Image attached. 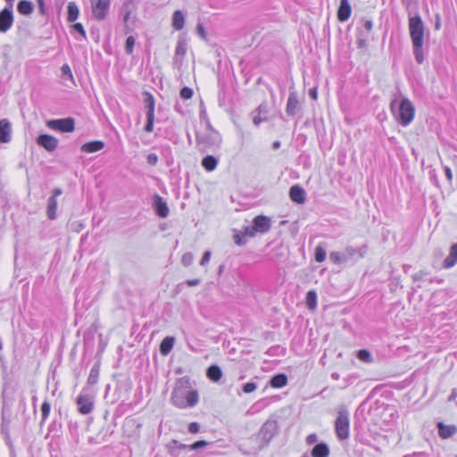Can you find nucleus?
Masks as SVG:
<instances>
[{
  "instance_id": "28",
  "label": "nucleus",
  "mask_w": 457,
  "mask_h": 457,
  "mask_svg": "<svg viewBox=\"0 0 457 457\" xmlns=\"http://www.w3.org/2000/svg\"><path fill=\"white\" fill-rule=\"evenodd\" d=\"M17 10L21 14L29 15L33 12V3L28 0H21L18 3Z\"/></svg>"
},
{
  "instance_id": "16",
  "label": "nucleus",
  "mask_w": 457,
  "mask_h": 457,
  "mask_svg": "<svg viewBox=\"0 0 457 457\" xmlns=\"http://www.w3.org/2000/svg\"><path fill=\"white\" fill-rule=\"evenodd\" d=\"M299 110V102L297 98V94L295 91H292L289 94L286 112L289 116H295Z\"/></svg>"
},
{
  "instance_id": "25",
  "label": "nucleus",
  "mask_w": 457,
  "mask_h": 457,
  "mask_svg": "<svg viewBox=\"0 0 457 457\" xmlns=\"http://www.w3.org/2000/svg\"><path fill=\"white\" fill-rule=\"evenodd\" d=\"M457 263V243L453 245L450 249L449 255L444 261V267L452 268Z\"/></svg>"
},
{
  "instance_id": "39",
  "label": "nucleus",
  "mask_w": 457,
  "mask_h": 457,
  "mask_svg": "<svg viewBox=\"0 0 457 457\" xmlns=\"http://www.w3.org/2000/svg\"><path fill=\"white\" fill-rule=\"evenodd\" d=\"M357 357L365 362H370L372 361L371 354L368 350H360L357 353Z\"/></svg>"
},
{
  "instance_id": "18",
  "label": "nucleus",
  "mask_w": 457,
  "mask_h": 457,
  "mask_svg": "<svg viewBox=\"0 0 457 457\" xmlns=\"http://www.w3.org/2000/svg\"><path fill=\"white\" fill-rule=\"evenodd\" d=\"M352 13V7L348 0H341L337 10L338 21L344 22L346 21Z\"/></svg>"
},
{
  "instance_id": "4",
  "label": "nucleus",
  "mask_w": 457,
  "mask_h": 457,
  "mask_svg": "<svg viewBox=\"0 0 457 457\" xmlns=\"http://www.w3.org/2000/svg\"><path fill=\"white\" fill-rule=\"evenodd\" d=\"M349 412L345 408L341 407L335 421V431L339 440H345L349 437Z\"/></svg>"
},
{
  "instance_id": "48",
  "label": "nucleus",
  "mask_w": 457,
  "mask_h": 457,
  "mask_svg": "<svg viewBox=\"0 0 457 457\" xmlns=\"http://www.w3.org/2000/svg\"><path fill=\"white\" fill-rule=\"evenodd\" d=\"M73 29L79 33L84 38H86V31L81 23H75L73 26Z\"/></svg>"
},
{
  "instance_id": "56",
  "label": "nucleus",
  "mask_w": 457,
  "mask_h": 457,
  "mask_svg": "<svg viewBox=\"0 0 457 457\" xmlns=\"http://www.w3.org/2000/svg\"><path fill=\"white\" fill-rule=\"evenodd\" d=\"M37 5H38L39 12L41 14H45L46 13V7H45L44 0H37Z\"/></svg>"
},
{
  "instance_id": "51",
  "label": "nucleus",
  "mask_w": 457,
  "mask_h": 457,
  "mask_svg": "<svg viewBox=\"0 0 457 457\" xmlns=\"http://www.w3.org/2000/svg\"><path fill=\"white\" fill-rule=\"evenodd\" d=\"M211 254L212 253L210 251L204 252V253L200 261V265H202V266L205 265L210 261Z\"/></svg>"
},
{
  "instance_id": "21",
  "label": "nucleus",
  "mask_w": 457,
  "mask_h": 457,
  "mask_svg": "<svg viewBox=\"0 0 457 457\" xmlns=\"http://www.w3.org/2000/svg\"><path fill=\"white\" fill-rule=\"evenodd\" d=\"M437 428L439 436L445 439L453 436L457 431L454 425H445L443 422H438Z\"/></svg>"
},
{
  "instance_id": "61",
  "label": "nucleus",
  "mask_w": 457,
  "mask_h": 457,
  "mask_svg": "<svg viewBox=\"0 0 457 457\" xmlns=\"http://www.w3.org/2000/svg\"><path fill=\"white\" fill-rule=\"evenodd\" d=\"M441 27V19H440V15L439 14H436V23H435V29L436 30H438Z\"/></svg>"
},
{
  "instance_id": "9",
  "label": "nucleus",
  "mask_w": 457,
  "mask_h": 457,
  "mask_svg": "<svg viewBox=\"0 0 457 457\" xmlns=\"http://www.w3.org/2000/svg\"><path fill=\"white\" fill-rule=\"evenodd\" d=\"M275 421H266L261 428L257 438L261 440V447L266 446L276 434Z\"/></svg>"
},
{
  "instance_id": "43",
  "label": "nucleus",
  "mask_w": 457,
  "mask_h": 457,
  "mask_svg": "<svg viewBox=\"0 0 457 457\" xmlns=\"http://www.w3.org/2000/svg\"><path fill=\"white\" fill-rule=\"evenodd\" d=\"M180 97L185 99V100H187V99H190L193 96V90L187 87H183L181 90H180Z\"/></svg>"
},
{
  "instance_id": "22",
  "label": "nucleus",
  "mask_w": 457,
  "mask_h": 457,
  "mask_svg": "<svg viewBox=\"0 0 457 457\" xmlns=\"http://www.w3.org/2000/svg\"><path fill=\"white\" fill-rule=\"evenodd\" d=\"M154 208H155V211H156L157 214L160 217L165 218V217L168 216V214H169V208L167 206V204L159 195H155L154 196Z\"/></svg>"
},
{
  "instance_id": "52",
  "label": "nucleus",
  "mask_w": 457,
  "mask_h": 457,
  "mask_svg": "<svg viewBox=\"0 0 457 457\" xmlns=\"http://www.w3.org/2000/svg\"><path fill=\"white\" fill-rule=\"evenodd\" d=\"M318 441V436L316 434H311L306 437V444L311 445L315 444Z\"/></svg>"
},
{
  "instance_id": "2",
  "label": "nucleus",
  "mask_w": 457,
  "mask_h": 457,
  "mask_svg": "<svg viewBox=\"0 0 457 457\" xmlns=\"http://www.w3.org/2000/svg\"><path fill=\"white\" fill-rule=\"evenodd\" d=\"M396 100L392 101L391 110L396 119V120L403 127L408 126L414 119L415 108L412 103L404 98L401 101L398 109L395 110Z\"/></svg>"
},
{
  "instance_id": "64",
  "label": "nucleus",
  "mask_w": 457,
  "mask_h": 457,
  "mask_svg": "<svg viewBox=\"0 0 457 457\" xmlns=\"http://www.w3.org/2000/svg\"><path fill=\"white\" fill-rule=\"evenodd\" d=\"M236 243H237V245H242V244H243V243H242V241H241V239H240V237H239L238 236H237V237H236Z\"/></svg>"
},
{
  "instance_id": "20",
  "label": "nucleus",
  "mask_w": 457,
  "mask_h": 457,
  "mask_svg": "<svg viewBox=\"0 0 457 457\" xmlns=\"http://www.w3.org/2000/svg\"><path fill=\"white\" fill-rule=\"evenodd\" d=\"M11 123L7 119L0 120V142L8 143L11 140Z\"/></svg>"
},
{
  "instance_id": "59",
  "label": "nucleus",
  "mask_w": 457,
  "mask_h": 457,
  "mask_svg": "<svg viewBox=\"0 0 457 457\" xmlns=\"http://www.w3.org/2000/svg\"><path fill=\"white\" fill-rule=\"evenodd\" d=\"M262 120H266V118H262L261 114L254 116L253 119V122L254 125L258 126Z\"/></svg>"
},
{
  "instance_id": "3",
  "label": "nucleus",
  "mask_w": 457,
  "mask_h": 457,
  "mask_svg": "<svg viewBox=\"0 0 457 457\" xmlns=\"http://www.w3.org/2000/svg\"><path fill=\"white\" fill-rule=\"evenodd\" d=\"M220 140V134L212 129L210 123L206 124L204 132L196 133V143L203 149L217 146Z\"/></svg>"
},
{
  "instance_id": "37",
  "label": "nucleus",
  "mask_w": 457,
  "mask_h": 457,
  "mask_svg": "<svg viewBox=\"0 0 457 457\" xmlns=\"http://www.w3.org/2000/svg\"><path fill=\"white\" fill-rule=\"evenodd\" d=\"M326 250L321 245H317L315 247V261L317 262H322L326 259Z\"/></svg>"
},
{
  "instance_id": "33",
  "label": "nucleus",
  "mask_w": 457,
  "mask_h": 457,
  "mask_svg": "<svg viewBox=\"0 0 457 457\" xmlns=\"http://www.w3.org/2000/svg\"><path fill=\"white\" fill-rule=\"evenodd\" d=\"M68 21L72 22L75 21L79 14V10L77 4L74 2H70L68 4Z\"/></svg>"
},
{
  "instance_id": "45",
  "label": "nucleus",
  "mask_w": 457,
  "mask_h": 457,
  "mask_svg": "<svg viewBox=\"0 0 457 457\" xmlns=\"http://www.w3.org/2000/svg\"><path fill=\"white\" fill-rule=\"evenodd\" d=\"M147 121L145 126V130L148 133L152 132L154 130V116H146Z\"/></svg>"
},
{
  "instance_id": "63",
  "label": "nucleus",
  "mask_w": 457,
  "mask_h": 457,
  "mask_svg": "<svg viewBox=\"0 0 457 457\" xmlns=\"http://www.w3.org/2000/svg\"><path fill=\"white\" fill-rule=\"evenodd\" d=\"M280 147V141H275L273 144H272V148L273 149H278Z\"/></svg>"
},
{
  "instance_id": "23",
  "label": "nucleus",
  "mask_w": 457,
  "mask_h": 457,
  "mask_svg": "<svg viewBox=\"0 0 457 457\" xmlns=\"http://www.w3.org/2000/svg\"><path fill=\"white\" fill-rule=\"evenodd\" d=\"M104 147V143L101 140L91 141L85 143L81 146V151L84 153L91 154L102 150Z\"/></svg>"
},
{
  "instance_id": "31",
  "label": "nucleus",
  "mask_w": 457,
  "mask_h": 457,
  "mask_svg": "<svg viewBox=\"0 0 457 457\" xmlns=\"http://www.w3.org/2000/svg\"><path fill=\"white\" fill-rule=\"evenodd\" d=\"M221 376H222V371L219 366L212 365L208 368L207 377L211 380H212L214 382H218L221 378Z\"/></svg>"
},
{
  "instance_id": "54",
  "label": "nucleus",
  "mask_w": 457,
  "mask_h": 457,
  "mask_svg": "<svg viewBox=\"0 0 457 457\" xmlns=\"http://www.w3.org/2000/svg\"><path fill=\"white\" fill-rule=\"evenodd\" d=\"M257 112L259 114H266L268 112V107L266 104H262L257 108Z\"/></svg>"
},
{
  "instance_id": "41",
  "label": "nucleus",
  "mask_w": 457,
  "mask_h": 457,
  "mask_svg": "<svg viewBox=\"0 0 457 457\" xmlns=\"http://www.w3.org/2000/svg\"><path fill=\"white\" fill-rule=\"evenodd\" d=\"M50 408V403L45 401L41 406L42 421H45L48 418Z\"/></svg>"
},
{
  "instance_id": "42",
  "label": "nucleus",
  "mask_w": 457,
  "mask_h": 457,
  "mask_svg": "<svg viewBox=\"0 0 457 457\" xmlns=\"http://www.w3.org/2000/svg\"><path fill=\"white\" fill-rule=\"evenodd\" d=\"M194 262V255L192 253H186L185 254H183L182 258H181V262L183 263V265L188 267L190 266Z\"/></svg>"
},
{
  "instance_id": "11",
  "label": "nucleus",
  "mask_w": 457,
  "mask_h": 457,
  "mask_svg": "<svg viewBox=\"0 0 457 457\" xmlns=\"http://www.w3.org/2000/svg\"><path fill=\"white\" fill-rule=\"evenodd\" d=\"M110 0H97L95 4L92 3V12L95 19L97 21L105 19L110 8Z\"/></svg>"
},
{
  "instance_id": "7",
  "label": "nucleus",
  "mask_w": 457,
  "mask_h": 457,
  "mask_svg": "<svg viewBox=\"0 0 457 457\" xmlns=\"http://www.w3.org/2000/svg\"><path fill=\"white\" fill-rule=\"evenodd\" d=\"M78 411L80 414L87 415L92 412L95 406V398L84 388L76 399Z\"/></svg>"
},
{
  "instance_id": "24",
  "label": "nucleus",
  "mask_w": 457,
  "mask_h": 457,
  "mask_svg": "<svg viewBox=\"0 0 457 457\" xmlns=\"http://www.w3.org/2000/svg\"><path fill=\"white\" fill-rule=\"evenodd\" d=\"M171 25L175 30H181L184 28L185 15L180 10L173 12Z\"/></svg>"
},
{
  "instance_id": "57",
  "label": "nucleus",
  "mask_w": 457,
  "mask_h": 457,
  "mask_svg": "<svg viewBox=\"0 0 457 457\" xmlns=\"http://www.w3.org/2000/svg\"><path fill=\"white\" fill-rule=\"evenodd\" d=\"M363 27H364V29H365L367 31H369V32H370V31L372 29V28H373V22H372V21H370V20H367V21H364V23H363Z\"/></svg>"
},
{
  "instance_id": "46",
  "label": "nucleus",
  "mask_w": 457,
  "mask_h": 457,
  "mask_svg": "<svg viewBox=\"0 0 457 457\" xmlns=\"http://www.w3.org/2000/svg\"><path fill=\"white\" fill-rule=\"evenodd\" d=\"M256 388H257V385L255 383L248 382L244 385L243 391L245 394H250V393L253 392Z\"/></svg>"
},
{
  "instance_id": "50",
  "label": "nucleus",
  "mask_w": 457,
  "mask_h": 457,
  "mask_svg": "<svg viewBox=\"0 0 457 457\" xmlns=\"http://www.w3.org/2000/svg\"><path fill=\"white\" fill-rule=\"evenodd\" d=\"M146 160L150 165H155L158 162V156L155 154H149Z\"/></svg>"
},
{
  "instance_id": "6",
  "label": "nucleus",
  "mask_w": 457,
  "mask_h": 457,
  "mask_svg": "<svg viewBox=\"0 0 457 457\" xmlns=\"http://www.w3.org/2000/svg\"><path fill=\"white\" fill-rule=\"evenodd\" d=\"M137 6L135 0H125L121 6V14L125 27V33L128 34L133 30L134 18L131 19V14L136 12Z\"/></svg>"
},
{
  "instance_id": "44",
  "label": "nucleus",
  "mask_w": 457,
  "mask_h": 457,
  "mask_svg": "<svg viewBox=\"0 0 457 457\" xmlns=\"http://www.w3.org/2000/svg\"><path fill=\"white\" fill-rule=\"evenodd\" d=\"M208 444L209 443L207 441L200 440V441H196L194 444L190 445L188 446V448L190 450H198V449L205 447L206 445H208Z\"/></svg>"
},
{
  "instance_id": "36",
  "label": "nucleus",
  "mask_w": 457,
  "mask_h": 457,
  "mask_svg": "<svg viewBox=\"0 0 457 457\" xmlns=\"http://www.w3.org/2000/svg\"><path fill=\"white\" fill-rule=\"evenodd\" d=\"M306 304L310 310H314L317 303V295L314 290H311L306 295Z\"/></svg>"
},
{
  "instance_id": "49",
  "label": "nucleus",
  "mask_w": 457,
  "mask_h": 457,
  "mask_svg": "<svg viewBox=\"0 0 457 457\" xmlns=\"http://www.w3.org/2000/svg\"><path fill=\"white\" fill-rule=\"evenodd\" d=\"M200 425L197 422H191L188 425V431L192 434H195L199 431Z\"/></svg>"
},
{
  "instance_id": "34",
  "label": "nucleus",
  "mask_w": 457,
  "mask_h": 457,
  "mask_svg": "<svg viewBox=\"0 0 457 457\" xmlns=\"http://www.w3.org/2000/svg\"><path fill=\"white\" fill-rule=\"evenodd\" d=\"M423 44V42L412 44L415 59L419 63H422L424 61Z\"/></svg>"
},
{
  "instance_id": "27",
  "label": "nucleus",
  "mask_w": 457,
  "mask_h": 457,
  "mask_svg": "<svg viewBox=\"0 0 457 457\" xmlns=\"http://www.w3.org/2000/svg\"><path fill=\"white\" fill-rule=\"evenodd\" d=\"M175 338L173 337H166L160 345V353L162 355H168L173 348Z\"/></svg>"
},
{
  "instance_id": "38",
  "label": "nucleus",
  "mask_w": 457,
  "mask_h": 457,
  "mask_svg": "<svg viewBox=\"0 0 457 457\" xmlns=\"http://www.w3.org/2000/svg\"><path fill=\"white\" fill-rule=\"evenodd\" d=\"M61 71H62V79H70L72 83H74L73 75H72L71 70L68 64H63L61 68Z\"/></svg>"
},
{
  "instance_id": "32",
  "label": "nucleus",
  "mask_w": 457,
  "mask_h": 457,
  "mask_svg": "<svg viewBox=\"0 0 457 457\" xmlns=\"http://www.w3.org/2000/svg\"><path fill=\"white\" fill-rule=\"evenodd\" d=\"M217 164L218 161L212 155H207L202 161V165L207 171L214 170L217 167Z\"/></svg>"
},
{
  "instance_id": "17",
  "label": "nucleus",
  "mask_w": 457,
  "mask_h": 457,
  "mask_svg": "<svg viewBox=\"0 0 457 457\" xmlns=\"http://www.w3.org/2000/svg\"><path fill=\"white\" fill-rule=\"evenodd\" d=\"M290 199L296 204H303L306 199V194L303 187L295 185L289 189Z\"/></svg>"
},
{
  "instance_id": "26",
  "label": "nucleus",
  "mask_w": 457,
  "mask_h": 457,
  "mask_svg": "<svg viewBox=\"0 0 457 457\" xmlns=\"http://www.w3.org/2000/svg\"><path fill=\"white\" fill-rule=\"evenodd\" d=\"M311 454L312 457H328L329 448L327 444L320 443L312 448Z\"/></svg>"
},
{
  "instance_id": "62",
  "label": "nucleus",
  "mask_w": 457,
  "mask_h": 457,
  "mask_svg": "<svg viewBox=\"0 0 457 457\" xmlns=\"http://www.w3.org/2000/svg\"><path fill=\"white\" fill-rule=\"evenodd\" d=\"M309 95L313 99V100H316L317 99V89L315 87L310 89L309 91Z\"/></svg>"
},
{
  "instance_id": "15",
  "label": "nucleus",
  "mask_w": 457,
  "mask_h": 457,
  "mask_svg": "<svg viewBox=\"0 0 457 457\" xmlns=\"http://www.w3.org/2000/svg\"><path fill=\"white\" fill-rule=\"evenodd\" d=\"M253 229L256 232L261 233L268 232L271 227L270 219L263 215L256 216L253 219Z\"/></svg>"
},
{
  "instance_id": "10",
  "label": "nucleus",
  "mask_w": 457,
  "mask_h": 457,
  "mask_svg": "<svg viewBox=\"0 0 457 457\" xmlns=\"http://www.w3.org/2000/svg\"><path fill=\"white\" fill-rule=\"evenodd\" d=\"M357 251L353 247H347L343 252H331L329 253V259L335 264H340L346 262L351 260Z\"/></svg>"
},
{
  "instance_id": "12",
  "label": "nucleus",
  "mask_w": 457,
  "mask_h": 457,
  "mask_svg": "<svg viewBox=\"0 0 457 457\" xmlns=\"http://www.w3.org/2000/svg\"><path fill=\"white\" fill-rule=\"evenodd\" d=\"M62 191L61 188H54L53 195L49 197L46 206V215L48 219L54 220L56 218L57 196L61 195Z\"/></svg>"
},
{
  "instance_id": "1",
  "label": "nucleus",
  "mask_w": 457,
  "mask_h": 457,
  "mask_svg": "<svg viewBox=\"0 0 457 457\" xmlns=\"http://www.w3.org/2000/svg\"><path fill=\"white\" fill-rule=\"evenodd\" d=\"M198 393L190 388L188 380L180 378L177 381L171 395L172 403L180 409L193 407L198 403Z\"/></svg>"
},
{
  "instance_id": "5",
  "label": "nucleus",
  "mask_w": 457,
  "mask_h": 457,
  "mask_svg": "<svg viewBox=\"0 0 457 457\" xmlns=\"http://www.w3.org/2000/svg\"><path fill=\"white\" fill-rule=\"evenodd\" d=\"M425 26L420 15H409V31L412 44L424 43Z\"/></svg>"
},
{
  "instance_id": "19",
  "label": "nucleus",
  "mask_w": 457,
  "mask_h": 457,
  "mask_svg": "<svg viewBox=\"0 0 457 457\" xmlns=\"http://www.w3.org/2000/svg\"><path fill=\"white\" fill-rule=\"evenodd\" d=\"M187 50V43L185 37H179L175 49L174 62H181Z\"/></svg>"
},
{
  "instance_id": "35",
  "label": "nucleus",
  "mask_w": 457,
  "mask_h": 457,
  "mask_svg": "<svg viewBox=\"0 0 457 457\" xmlns=\"http://www.w3.org/2000/svg\"><path fill=\"white\" fill-rule=\"evenodd\" d=\"M99 378V364L96 363L90 370L89 376L87 378L88 385H96Z\"/></svg>"
},
{
  "instance_id": "58",
  "label": "nucleus",
  "mask_w": 457,
  "mask_h": 457,
  "mask_svg": "<svg viewBox=\"0 0 457 457\" xmlns=\"http://www.w3.org/2000/svg\"><path fill=\"white\" fill-rule=\"evenodd\" d=\"M199 283H200V279H198V278L188 279V280L186 281V284L188 287H195V286L199 285Z\"/></svg>"
},
{
  "instance_id": "8",
  "label": "nucleus",
  "mask_w": 457,
  "mask_h": 457,
  "mask_svg": "<svg viewBox=\"0 0 457 457\" xmlns=\"http://www.w3.org/2000/svg\"><path fill=\"white\" fill-rule=\"evenodd\" d=\"M46 126L53 130L72 132L75 129V120L73 118L50 120L46 121Z\"/></svg>"
},
{
  "instance_id": "47",
  "label": "nucleus",
  "mask_w": 457,
  "mask_h": 457,
  "mask_svg": "<svg viewBox=\"0 0 457 457\" xmlns=\"http://www.w3.org/2000/svg\"><path fill=\"white\" fill-rule=\"evenodd\" d=\"M196 32L203 39H206L207 34L203 24L198 23L196 25Z\"/></svg>"
},
{
  "instance_id": "29",
  "label": "nucleus",
  "mask_w": 457,
  "mask_h": 457,
  "mask_svg": "<svg viewBox=\"0 0 457 457\" xmlns=\"http://www.w3.org/2000/svg\"><path fill=\"white\" fill-rule=\"evenodd\" d=\"M145 106L146 109V116H154L155 101L152 94L145 93Z\"/></svg>"
},
{
  "instance_id": "53",
  "label": "nucleus",
  "mask_w": 457,
  "mask_h": 457,
  "mask_svg": "<svg viewBox=\"0 0 457 457\" xmlns=\"http://www.w3.org/2000/svg\"><path fill=\"white\" fill-rule=\"evenodd\" d=\"M71 228L74 231L79 232L84 228V225L79 221H75L71 223Z\"/></svg>"
},
{
  "instance_id": "14",
  "label": "nucleus",
  "mask_w": 457,
  "mask_h": 457,
  "mask_svg": "<svg viewBox=\"0 0 457 457\" xmlns=\"http://www.w3.org/2000/svg\"><path fill=\"white\" fill-rule=\"evenodd\" d=\"M13 15L12 7L4 8L0 12V31L6 32L12 25Z\"/></svg>"
},
{
  "instance_id": "40",
  "label": "nucleus",
  "mask_w": 457,
  "mask_h": 457,
  "mask_svg": "<svg viewBox=\"0 0 457 457\" xmlns=\"http://www.w3.org/2000/svg\"><path fill=\"white\" fill-rule=\"evenodd\" d=\"M134 46H135L134 37H132V36L128 37L126 39V44H125V50H126L127 54H132Z\"/></svg>"
},
{
  "instance_id": "55",
  "label": "nucleus",
  "mask_w": 457,
  "mask_h": 457,
  "mask_svg": "<svg viewBox=\"0 0 457 457\" xmlns=\"http://www.w3.org/2000/svg\"><path fill=\"white\" fill-rule=\"evenodd\" d=\"M255 232L256 231L253 229V227H246L245 228L244 234L248 237H253Z\"/></svg>"
},
{
  "instance_id": "60",
  "label": "nucleus",
  "mask_w": 457,
  "mask_h": 457,
  "mask_svg": "<svg viewBox=\"0 0 457 457\" xmlns=\"http://www.w3.org/2000/svg\"><path fill=\"white\" fill-rule=\"evenodd\" d=\"M445 176H446V178H447L448 181H450V182H451V181H452V179H453V173H452L451 169H450L449 167H447V166H446V167L445 168Z\"/></svg>"
},
{
  "instance_id": "13",
  "label": "nucleus",
  "mask_w": 457,
  "mask_h": 457,
  "mask_svg": "<svg viewBox=\"0 0 457 457\" xmlns=\"http://www.w3.org/2000/svg\"><path fill=\"white\" fill-rule=\"evenodd\" d=\"M38 145L44 147L48 152H53L58 145V140L50 135L43 134L37 138Z\"/></svg>"
},
{
  "instance_id": "30",
  "label": "nucleus",
  "mask_w": 457,
  "mask_h": 457,
  "mask_svg": "<svg viewBox=\"0 0 457 457\" xmlns=\"http://www.w3.org/2000/svg\"><path fill=\"white\" fill-rule=\"evenodd\" d=\"M287 384V377L283 373L275 375L274 377H272V378L270 381V385L275 388L283 387Z\"/></svg>"
}]
</instances>
